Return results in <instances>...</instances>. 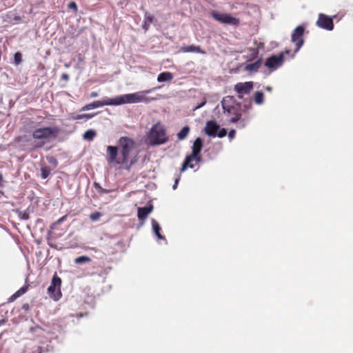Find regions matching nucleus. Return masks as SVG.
<instances>
[{
    "instance_id": "nucleus-32",
    "label": "nucleus",
    "mask_w": 353,
    "mask_h": 353,
    "mask_svg": "<svg viewBox=\"0 0 353 353\" xmlns=\"http://www.w3.org/2000/svg\"><path fill=\"white\" fill-rule=\"evenodd\" d=\"M68 7L71 9H74L75 11L77 10V6L75 2H70L68 5Z\"/></svg>"
},
{
    "instance_id": "nucleus-16",
    "label": "nucleus",
    "mask_w": 353,
    "mask_h": 353,
    "mask_svg": "<svg viewBox=\"0 0 353 353\" xmlns=\"http://www.w3.org/2000/svg\"><path fill=\"white\" fill-rule=\"evenodd\" d=\"M152 229H153V231L154 232V234H156V236H157V238L159 239H164V236L161 235V234L160 233V231H161V227L159 224V223L155 220V219H152Z\"/></svg>"
},
{
    "instance_id": "nucleus-45",
    "label": "nucleus",
    "mask_w": 353,
    "mask_h": 353,
    "mask_svg": "<svg viewBox=\"0 0 353 353\" xmlns=\"http://www.w3.org/2000/svg\"><path fill=\"white\" fill-rule=\"evenodd\" d=\"M3 181V175L0 173V183Z\"/></svg>"
},
{
    "instance_id": "nucleus-1",
    "label": "nucleus",
    "mask_w": 353,
    "mask_h": 353,
    "mask_svg": "<svg viewBox=\"0 0 353 353\" xmlns=\"http://www.w3.org/2000/svg\"><path fill=\"white\" fill-rule=\"evenodd\" d=\"M119 147L108 145L106 149L107 161L110 164L121 165L130 170L134 161L130 163L129 157L131 152L136 148V142L129 137H121L118 141Z\"/></svg>"
},
{
    "instance_id": "nucleus-23",
    "label": "nucleus",
    "mask_w": 353,
    "mask_h": 353,
    "mask_svg": "<svg viewBox=\"0 0 353 353\" xmlns=\"http://www.w3.org/2000/svg\"><path fill=\"white\" fill-rule=\"evenodd\" d=\"M96 114H90V113H88V114H77L75 116H73L72 117V119L74 120H79V119H91Z\"/></svg>"
},
{
    "instance_id": "nucleus-42",
    "label": "nucleus",
    "mask_w": 353,
    "mask_h": 353,
    "mask_svg": "<svg viewBox=\"0 0 353 353\" xmlns=\"http://www.w3.org/2000/svg\"><path fill=\"white\" fill-rule=\"evenodd\" d=\"M204 104H205V102H204V103H202L201 104H200V105H199L198 106H196V109L200 108H201Z\"/></svg>"
},
{
    "instance_id": "nucleus-24",
    "label": "nucleus",
    "mask_w": 353,
    "mask_h": 353,
    "mask_svg": "<svg viewBox=\"0 0 353 353\" xmlns=\"http://www.w3.org/2000/svg\"><path fill=\"white\" fill-rule=\"evenodd\" d=\"M153 20L154 17L151 14L145 12L144 16V26H145V25L150 26L153 22Z\"/></svg>"
},
{
    "instance_id": "nucleus-37",
    "label": "nucleus",
    "mask_w": 353,
    "mask_h": 353,
    "mask_svg": "<svg viewBox=\"0 0 353 353\" xmlns=\"http://www.w3.org/2000/svg\"><path fill=\"white\" fill-rule=\"evenodd\" d=\"M98 97V93L97 92H92L90 94V98H94Z\"/></svg>"
},
{
    "instance_id": "nucleus-5",
    "label": "nucleus",
    "mask_w": 353,
    "mask_h": 353,
    "mask_svg": "<svg viewBox=\"0 0 353 353\" xmlns=\"http://www.w3.org/2000/svg\"><path fill=\"white\" fill-rule=\"evenodd\" d=\"M60 132V129L57 126H48L35 129L32 137L36 140H46L56 139Z\"/></svg>"
},
{
    "instance_id": "nucleus-15",
    "label": "nucleus",
    "mask_w": 353,
    "mask_h": 353,
    "mask_svg": "<svg viewBox=\"0 0 353 353\" xmlns=\"http://www.w3.org/2000/svg\"><path fill=\"white\" fill-rule=\"evenodd\" d=\"M181 51L183 52H196L205 54V51L203 50L200 46L190 45V46H185L181 48Z\"/></svg>"
},
{
    "instance_id": "nucleus-36",
    "label": "nucleus",
    "mask_w": 353,
    "mask_h": 353,
    "mask_svg": "<svg viewBox=\"0 0 353 353\" xmlns=\"http://www.w3.org/2000/svg\"><path fill=\"white\" fill-rule=\"evenodd\" d=\"M235 133H236V131L234 130H230V132H229V134H228L229 137L230 138H233L234 137V135H235Z\"/></svg>"
},
{
    "instance_id": "nucleus-19",
    "label": "nucleus",
    "mask_w": 353,
    "mask_h": 353,
    "mask_svg": "<svg viewBox=\"0 0 353 353\" xmlns=\"http://www.w3.org/2000/svg\"><path fill=\"white\" fill-rule=\"evenodd\" d=\"M96 136L97 133L94 130H88L84 132L83 138L87 141H92Z\"/></svg>"
},
{
    "instance_id": "nucleus-34",
    "label": "nucleus",
    "mask_w": 353,
    "mask_h": 353,
    "mask_svg": "<svg viewBox=\"0 0 353 353\" xmlns=\"http://www.w3.org/2000/svg\"><path fill=\"white\" fill-rule=\"evenodd\" d=\"M61 79L64 81H68L69 79V75L66 73L62 74Z\"/></svg>"
},
{
    "instance_id": "nucleus-18",
    "label": "nucleus",
    "mask_w": 353,
    "mask_h": 353,
    "mask_svg": "<svg viewBox=\"0 0 353 353\" xmlns=\"http://www.w3.org/2000/svg\"><path fill=\"white\" fill-rule=\"evenodd\" d=\"M190 128L188 126H184L181 131L177 134V138L181 141L185 139L190 132Z\"/></svg>"
},
{
    "instance_id": "nucleus-38",
    "label": "nucleus",
    "mask_w": 353,
    "mask_h": 353,
    "mask_svg": "<svg viewBox=\"0 0 353 353\" xmlns=\"http://www.w3.org/2000/svg\"><path fill=\"white\" fill-rule=\"evenodd\" d=\"M179 177L175 179L174 184L173 185V189H176L179 183Z\"/></svg>"
},
{
    "instance_id": "nucleus-6",
    "label": "nucleus",
    "mask_w": 353,
    "mask_h": 353,
    "mask_svg": "<svg viewBox=\"0 0 353 353\" xmlns=\"http://www.w3.org/2000/svg\"><path fill=\"white\" fill-rule=\"evenodd\" d=\"M232 101V97H226L221 101L224 112L231 115L230 122L236 123L241 118V109L239 104L234 105L230 104Z\"/></svg>"
},
{
    "instance_id": "nucleus-10",
    "label": "nucleus",
    "mask_w": 353,
    "mask_h": 353,
    "mask_svg": "<svg viewBox=\"0 0 353 353\" xmlns=\"http://www.w3.org/2000/svg\"><path fill=\"white\" fill-rule=\"evenodd\" d=\"M252 89V81L237 83L234 87V91L238 94L239 99H242L245 94H249Z\"/></svg>"
},
{
    "instance_id": "nucleus-39",
    "label": "nucleus",
    "mask_w": 353,
    "mask_h": 353,
    "mask_svg": "<svg viewBox=\"0 0 353 353\" xmlns=\"http://www.w3.org/2000/svg\"><path fill=\"white\" fill-rule=\"evenodd\" d=\"M41 330V327H39V326H37V327H31V328H30V330H31L32 332H34V331H36V330Z\"/></svg>"
},
{
    "instance_id": "nucleus-20",
    "label": "nucleus",
    "mask_w": 353,
    "mask_h": 353,
    "mask_svg": "<svg viewBox=\"0 0 353 353\" xmlns=\"http://www.w3.org/2000/svg\"><path fill=\"white\" fill-rule=\"evenodd\" d=\"M261 64V60L259 59L256 62L248 64L246 66V69L250 71H256Z\"/></svg>"
},
{
    "instance_id": "nucleus-4",
    "label": "nucleus",
    "mask_w": 353,
    "mask_h": 353,
    "mask_svg": "<svg viewBox=\"0 0 353 353\" xmlns=\"http://www.w3.org/2000/svg\"><path fill=\"white\" fill-rule=\"evenodd\" d=\"M168 141L166 130L160 123L154 124L147 136V142L150 145L164 144Z\"/></svg>"
},
{
    "instance_id": "nucleus-8",
    "label": "nucleus",
    "mask_w": 353,
    "mask_h": 353,
    "mask_svg": "<svg viewBox=\"0 0 353 353\" xmlns=\"http://www.w3.org/2000/svg\"><path fill=\"white\" fill-rule=\"evenodd\" d=\"M211 16L217 21L227 25L238 26L240 23L239 18L232 17L230 14L220 13L216 11H212Z\"/></svg>"
},
{
    "instance_id": "nucleus-35",
    "label": "nucleus",
    "mask_w": 353,
    "mask_h": 353,
    "mask_svg": "<svg viewBox=\"0 0 353 353\" xmlns=\"http://www.w3.org/2000/svg\"><path fill=\"white\" fill-rule=\"evenodd\" d=\"M65 218H66V216H63L61 217L56 221L55 224H60L65 219Z\"/></svg>"
},
{
    "instance_id": "nucleus-9",
    "label": "nucleus",
    "mask_w": 353,
    "mask_h": 353,
    "mask_svg": "<svg viewBox=\"0 0 353 353\" xmlns=\"http://www.w3.org/2000/svg\"><path fill=\"white\" fill-rule=\"evenodd\" d=\"M305 32V28L302 26H297L293 31L291 36V41L296 43V48L294 54L296 53L303 45L304 41L303 36Z\"/></svg>"
},
{
    "instance_id": "nucleus-30",
    "label": "nucleus",
    "mask_w": 353,
    "mask_h": 353,
    "mask_svg": "<svg viewBox=\"0 0 353 353\" xmlns=\"http://www.w3.org/2000/svg\"><path fill=\"white\" fill-rule=\"evenodd\" d=\"M28 287H22L14 293V296H20L27 291Z\"/></svg>"
},
{
    "instance_id": "nucleus-25",
    "label": "nucleus",
    "mask_w": 353,
    "mask_h": 353,
    "mask_svg": "<svg viewBox=\"0 0 353 353\" xmlns=\"http://www.w3.org/2000/svg\"><path fill=\"white\" fill-rule=\"evenodd\" d=\"M41 177L44 179L48 178L49 176V175L50 174V169L48 167L41 168Z\"/></svg>"
},
{
    "instance_id": "nucleus-2",
    "label": "nucleus",
    "mask_w": 353,
    "mask_h": 353,
    "mask_svg": "<svg viewBox=\"0 0 353 353\" xmlns=\"http://www.w3.org/2000/svg\"><path fill=\"white\" fill-rule=\"evenodd\" d=\"M150 90L137 92L132 94H125L118 96L114 99H105L103 101H95L81 108V111L90 110L104 105H120L125 103H136L142 101H148L145 94H148Z\"/></svg>"
},
{
    "instance_id": "nucleus-44",
    "label": "nucleus",
    "mask_w": 353,
    "mask_h": 353,
    "mask_svg": "<svg viewBox=\"0 0 353 353\" xmlns=\"http://www.w3.org/2000/svg\"><path fill=\"white\" fill-rule=\"evenodd\" d=\"M149 26H150L145 25V26H143V28L146 30H148V27H149Z\"/></svg>"
},
{
    "instance_id": "nucleus-14",
    "label": "nucleus",
    "mask_w": 353,
    "mask_h": 353,
    "mask_svg": "<svg viewBox=\"0 0 353 353\" xmlns=\"http://www.w3.org/2000/svg\"><path fill=\"white\" fill-rule=\"evenodd\" d=\"M153 210V206H145L143 208H138L137 210V217L139 220L143 223L145 219H147L149 214L152 212Z\"/></svg>"
},
{
    "instance_id": "nucleus-7",
    "label": "nucleus",
    "mask_w": 353,
    "mask_h": 353,
    "mask_svg": "<svg viewBox=\"0 0 353 353\" xmlns=\"http://www.w3.org/2000/svg\"><path fill=\"white\" fill-rule=\"evenodd\" d=\"M61 279L55 272L52 276L50 285L48 288L49 296L55 301H58L62 296L61 292Z\"/></svg>"
},
{
    "instance_id": "nucleus-29",
    "label": "nucleus",
    "mask_w": 353,
    "mask_h": 353,
    "mask_svg": "<svg viewBox=\"0 0 353 353\" xmlns=\"http://www.w3.org/2000/svg\"><path fill=\"white\" fill-rule=\"evenodd\" d=\"M94 188L101 193H109L110 190L103 189L98 183H94Z\"/></svg>"
},
{
    "instance_id": "nucleus-12",
    "label": "nucleus",
    "mask_w": 353,
    "mask_h": 353,
    "mask_svg": "<svg viewBox=\"0 0 353 353\" xmlns=\"http://www.w3.org/2000/svg\"><path fill=\"white\" fill-rule=\"evenodd\" d=\"M316 25L319 28L327 30H332L334 28V23L332 19L322 13L319 14L318 20L316 21Z\"/></svg>"
},
{
    "instance_id": "nucleus-3",
    "label": "nucleus",
    "mask_w": 353,
    "mask_h": 353,
    "mask_svg": "<svg viewBox=\"0 0 353 353\" xmlns=\"http://www.w3.org/2000/svg\"><path fill=\"white\" fill-rule=\"evenodd\" d=\"M203 147V142L201 138L198 137L194 141L192 147V152L190 155H188L181 168V172H184L188 168H194V164L199 163L201 160V151Z\"/></svg>"
},
{
    "instance_id": "nucleus-26",
    "label": "nucleus",
    "mask_w": 353,
    "mask_h": 353,
    "mask_svg": "<svg viewBox=\"0 0 353 353\" xmlns=\"http://www.w3.org/2000/svg\"><path fill=\"white\" fill-rule=\"evenodd\" d=\"M18 216L21 220H28L30 219L29 213L27 211L17 210Z\"/></svg>"
},
{
    "instance_id": "nucleus-41",
    "label": "nucleus",
    "mask_w": 353,
    "mask_h": 353,
    "mask_svg": "<svg viewBox=\"0 0 353 353\" xmlns=\"http://www.w3.org/2000/svg\"><path fill=\"white\" fill-rule=\"evenodd\" d=\"M291 50H285L283 53L284 54H289L290 53Z\"/></svg>"
},
{
    "instance_id": "nucleus-21",
    "label": "nucleus",
    "mask_w": 353,
    "mask_h": 353,
    "mask_svg": "<svg viewBox=\"0 0 353 353\" xmlns=\"http://www.w3.org/2000/svg\"><path fill=\"white\" fill-rule=\"evenodd\" d=\"M264 94L261 91H257L254 94V101L256 104L261 105L263 103Z\"/></svg>"
},
{
    "instance_id": "nucleus-11",
    "label": "nucleus",
    "mask_w": 353,
    "mask_h": 353,
    "mask_svg": "<svg viewBox=\"0 0 353 353\" xmlns=\"http://www.w3.org/2000/svg\"><path fill=\"white\" fill-rule=\"evenodd\" d=\"M283 53H280L279 55H272L266 59L265 65L270 70H276L283 64Z\"/></svg>"
},
{
    "instance_id": "nucleus-17",
    "label": "nucleus",
    "mask_w": 353,
    "mask_h": 353,
    "mask_svg": "<svg viewBox=\"0 0 353 353\" xmlns=\"http://www.w3.org/2000/svg\"><path fill=\"white\" fill-rule=\"evenodd\" d=\"M173 79V74L170 72H163L159 74L157 81L159 82L170 81Z\"/></svg>"
},
{
    "instance_id": "nucleus-43",
    "label": "nucleus",
    "mask_w": 353,
    "mask_h": 353,
    "mask_svg": "<svg viewBox=\"0 0 353 353\" xmlns=\"http://www.w3.org/2000/svg\"><path fill=\"white\" fill-rule=\"evenodd\" d=\"M14 20H17V21H19L21 19V17H19V16H16L14 18Z\"/></svg>"
},
{
    "instance_id": "nucleus-40",
    "label": "nucleus",
    "mask_w": 353,
    "mask_h": 353,
    "mask_svg": "<svg viewBox=\"0 0 353 353\" xmlns=\"http://www.w3.org/2000/svg\"><path fill=\"white\" fill-rule=\"evenodd\" d=\"M18 297H19V296H14V294H13L10 296V300L11 301H14V300H15L17 298H18Z\"/></svg>"
},
{
    "instance_id": "nucleus-27",
    "label": "nucleus",
    "mask_w": 353,
    "mask_h": 353,
    "mask_svg": "<svg viewBox=\"0 0 353 353\" xmlns=\"http://www.w3.org/2000/svg\"><path fill=\"white\" fill-rule=\"evenodd\" d=\"M14 63L15 65H19L21 63L22 61V54L21 52H17L14 54Z\"/></svg>"
},
{
    "instance_id": "nucleus-13",
    "label": "nucleus",
    "mask_w": 353,
    "mask_h": 353,
    "mask_svg": "<svg viewBox=\"0 0 353 353\" xmlns=\"http://www.w3.org/2000/svg\"><path fill=\"white\" fill-rule=\"evenodd\" d=\"M219 128V125L214 121H209L206 123L205 132L208 136L216 137Z\"/></svg>"
},
{
    "instance_id": "nucleus-22",
    "label": "nucleus",
    "mask_w": 353,
    "mask_h": 353,
    "mask_svg": "<svg viewBox=\"0 0 353 353\" xmlns=\"http://www.w3.org/2000/svg\"><path fill=\"white\" fill-rule=\"evenodd\" d=\"M91 259L87 256H81L74 259V263L76 264H81L83 263L90 262Z\"/></svg>"
},
{
    "instance_id": "nucleus-47",
    "label": "nucleus",
    "mask_w": 353,
    "mask_h": 353,
    "mask_svg": "<svg viewBox=\"0 0 353 353\" xmlns=\"http://www.w3.org/2000/svg\"><path fill=\"white\" fill-rule=\"evenodd\" d=\"M20 140H21V137H17V138L16 139V141H20Z\"/></svg>"
},
{
    "instance_id": "nucleus-28",
    "label": "nucleus",
    "mask_w": 353,
    "mask_h": 353,
    "mask_svg": "<svg viewBox=\"0 0 353 353\" xmlns=\"http://www.w3.org/2000/svg\"><path fill=\"white\" fill-rule=\"evenodd\" d=\"M101 216V214L99 212H95L94 213H92L90 215V219L92 221H98L100 217Z\"/></svg>"
},
{
    "instance_id": "nucleus-46",
    "label": "nucleus",
    "mask_w": 353,
    "mask_h": 353,
    "mask_svg": "<svg viewBox=\"0 0 353 353\" xmlns=\"http://www.w3.org/2000/svg\"><path fill=\"white\" fill-rule=\"evenodd\" d=\"M252 50L255 54H256L258 53V52L256 49H252Z\"/></svg>"
},
{
    "instance_id": "nucleus-33",
    "label": "nucleus",
    "mask_w": 353,
    "mask_h": 353,
    "mask_svg": "<svg viewBox=\"0 0 353 353\" xmlns=\"http://www.w3.org/2000/svg\"><path fill=\"white\" fill-rule=\"evenodd\" d=\"M45 142L43 141H39L35 145H34V148H42L44 145H45Z\"/></svg>"
},
{
    "instance_id": "nucleus-31",
    "label": "nucleus",
    "mask_w": 353,
    "mask_h": 353,
    "mask_svg": "<svg viewBox=\"0 0 353 353\" xmlns=\"http://www.w3.org/2000/svg\"><path fill=\"white\" fill-rule=\"evenodd\" d=\"M227 134V132H226V130L225 128H221L216 132V136L220 137V138H222L223 137H225Z\"/></svg>"
}]
</instances>
